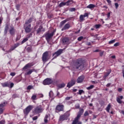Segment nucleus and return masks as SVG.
Here are the masks:
<instances>
[{
    "label": "nucleus",
    "instance_id": "1",
    "mask_svg": "<svg viewBox=\"0 0 124 124\" xmlns=\"http://www.w3.org/2000/svg\"><path fill=\"white\" fill-rule=\"evenodd\" d=\"M86 62L83 59L79 58L73 62L71 66V68L72 70H82L85 67Z\"/></svg>",
    "mask_w": 124,
    "mask_h": 124
},
{
    "label": "nucleus",
    "instance_id": "2",
    "mask_svg": "<svg viewBox=\"0 0 124 124\" xmlns=\"http://www.w3.org/2000/svg\"><path fill=\"white\" fill-rule=\"evenodd\" d=\"M56 29L54 30L51 33H49V32H46L44 35L43 36V37H45L48 44H50V40L53 38Z\"/></svg>",
    "mask_w": 124,
    "mask_h": 124
},
{
    "label": "nucleus",
    "instance_id": "3",
    "mask_svg": "<svg viewBox=\"0 0 124 124\" xmlns=\"http://www.w3.org/2000/svg\"><path fill=\"white\" fill-rule=\"evenodd\" d=\"M83 113H84V109L81 108V109H80V110L78 112V114L77 117L75 118V120L73 121V123L72 124H77V123H78V121L80 120V118H81V116L83 115Z\"/></svg>",
    "mask_w": 124,
    "mask_h": 124
},
{
    "label": "nucleus",
    "instance_id": "4",
    "mask_svg": "<svg viewBox=\"0 0 124 124\" xmlns=\"http://www.w3.org/2000/svg\"><path fill=\"white\" fill-rule=\"evenodd\" d=\"M42 112H43V108H42V106L41 105L36 107L33 111V113L35 115L40 114V113H42Z\"/></svg>",
    "mask_w": 124,
    "mask_h": 124
},
{
    "label": "nucleus",
    "instance_id": "5",
    "mask_svg": "<svg viewBox=\"0 0 124 124\" xmlns=\"http://www.w3.org/2000/svg\"><path fill=\"white\" fill-rule=\"evenodd\" d=\"M50 59V57H49V52L46 51L42 55V60L43 61V62L45 63L46 62H48Z\"/></svg>",
    "mask_w": 124,
    "mask_h": 124
},
{
    "label": "nucleus",
    "instance_id": "6",
    "mask_svg": "<svg viewBox=\"0 0 124 124\" xmlns=\"http://www.w3.org/2000/svg\"><path fill=\"white\" fill-rule=\"evenodd\" d=\"M1 85L3 87V88H5L7 87L8 88L12 89V88L14 87V83L13 82H10L7 81V82L1 83Z\"/></svg>",
    "mask_w": 124,
    "mask_h": 124
},
{
    "label": "nucleus",
    "instance_id": "7",
    "mask_svg": "<svg viewBox=\"0 0 124 124\" xmlns=\"http://www.w3.org/2000/svg\"><path fill=\"white\" fill-rule=\"evenodd\" d=\"M63 52V49H60L55 52H54L52 56L54 57L52 60H55V59H57L59 56L62 54V53Z\"/></svg>",
    "mask_w": 124,
    "mask_h": 124
},
{
    "label": "nucleus",
    "instance_id": "8",
    "mask_svg": "<svg viewBox=\"0 0 124 124\" xmlns=\"http://www.w3.org/2000/svg\"><path fill=\"white\" fill-rule=\"evenodd\" d=\"M33 108V106L31 105L28 106L24 110L23 113L24 114H25L26 116L27 115H29V113L32 110Z\"/></svg>",
    "mask_w": 124,
    "mask_h": 124
},
{
    "label": "nucleus",
    "instance_id": "9",
    "mask_svg": "<svg viewBox=\"0 0 124 124\" xmlns=\"http://www.w3.org/2000/svg\"><path fill=\"white\" fill-rule=\"evenodd\" d=\"M64 109V105L62 104H59L56 107V110H57V111H59V112L63 111Z\"/></svg>",
    "mask_w": 124,
    "mask_h": 124
},
{
    "label": "nucleus",
    "instance_id": "10",
    "mask_svg": "<svg viewBox=\"0 0 124 124\" xmlns=\"http://www.w3.org/2000/svg\"><path fill=\"white\" fill-rule=\"evenodd\" d=\"M24 30L27 33H29L31 31V24H29L28 25H24Z\"/></svg>",
    "mask_w": 124,
    "mask_h": 124
},
{
    "label": "nucleus",
    "instance_id": "11",
    "mask_svg": "<svg viewBox=\"0 0 124 124\" xmlns=\"http://www.w3.org/2000/svg\"><path fill=\"white\" fill-rule=\"evenodd\" d=\"M53 83V80L51 78H47L43 81L44 85H51Z\"/></svg>",
    "mask_w": 124,
    "mask_h": 124
},
{
    "label": "nucleus",
    "instance_id": "12",
    "mask_svg": "<svg viewBox=\"0 0 124 124\" xmlns=\"http://www.w3.org/2000/svg\"><path fill=\"white\" fill-rule=\"evenodd\" d=\"M85 17H89V14L86 13L84 15H81L79 16V21L83 22V21H85Z\"/></svg>",
    "mask_w": 124,
    "mask_h": 124
},
{
    "label": "nucleus",
    "instance_id": "13",
    "mask_svg": "<svg viewBox=\"0 0 124 124\" xmlns=\"http://www.w3.org/2000/svg\"><path fill=\"white\" fill-rule=\"evenodd\" d=\"M75 83H76V81L74 79H72L71 81H70L68 83V84L67 85V88H69V89H70V88H71V87H72L73 86H74V85H75Z\"/></svg>",
    "mask_w": 124,
    "mask_h": 124
},
{
    "label": "nucleus",
    "instance_id": "14",
    "mask_svg": "<svg viewBox=\"0 0 124 124\" xmlns=\"http://www.w3.org/2000/svg\"><path fill=\"white\" fill-rule=\"evenodd\" d=\"M34 65V63L33 62H30L27 63L23 68V70H25V69H28V68H30V67H31V66H33Z\"/></svg>",
    "mask_w": 124,
    "mask_h": 124
},
{
    "label": "nucleus",
    "instance_id": "15",
    "mask_svg": "<svg viewBox=\"0 0 124 124\" xmlns=\"http://www.w3.org/2000/svg\"><path fill=\"white\" fill-rule=\"evenodd\" d=\"M71 1V0H69L67 2H62L59 4V7H62V6H64V5H69L70 3H69Z\"/></svg>",
    "mask_w": 124,
    "mask_h": 124
},
{
    "label": "nucleus",
    "instance_id": "16",
    "mask_svg": "<svg viewBox=\"0 0 124 124\" xmlns=\"http://www.w3.org/2000/svg\"><path fill=\"white\" fill-rule=\"evenodd\" d=\"M84 79H85V77L83 75L80 76L78 78L77 82L78 83H82L84 81Z\"/></svg>",
    "mask_w": 124,
    "mask_h": 124
},
{
    "label": "nucleus",
    "instance_id": "17",
    "mask_svg": "<svg viewBox=\"0 0 124 124\" xmlns=\"http://www.w3.org/2000/svg\"><path fill=\"white\" fill-rule=\"evenodd\" d=\"M9 32L11 34V35H13L14 36L15 35V32H16V30L14 29V27L12 26L11 28V29L9 30Z\"/></svg>",
    "mask_w": 124,
    "mask_h": 124
},
{
    "label": "nucleus",
    "instance_id": "18",
    "mask_svg": "<svg viewBox=\"0 0 124 124\" xmlns=\"http://www.w3.org/2000/svg\"><path fill=\"white\" fill-rule=\"evenodd\" d=\"M36 34H39L41 31H45V29H43V26H40L39 28L36 30Z\"/></svg>",
    "mask_w": 124,
    "mask_h": 124
},
{
    "label": "nucleus",
    "instance_id": "19",
    "mask_svg": "<svg viewBox=\"0 0 124 124\" xmlns=\"http://www.w3.org/2000/svg\"><path fill=\"white\" fill-rule=\"evenodd\" d=\"M123 98H124V96L123 95L117 97L116 98L117 102H118V103H119V104H122V103H123V101H122V99H123Z\"/></svg>",
    "mask_w": 124,
    "mask_h": 124
},
{
    "label": "nucleus",
    "instance_id": "20",
    "mask_svg": "<svg viewBox=\"0 0 124 124\" xmlns=\"http://www.w3.org/2000/svg\"><path fill=\"white\" fill-rule=\"evenodd\" d=\"M32 18H30L29 19L25 21V23L24 24V25L25 26H29V25H31V22H32Z\"/></svg>",
    "mask_w": 124,
    "mask_h": 124
},
{
    "label": "nucleus",
    "instance_id": "21",
    "mask_svg": "<svg viewBox=\"0 0 124 124\" xmlns=\"http://www.w3.org/2000/svg\"><path fill=\"white\" fill-rule=\"evenodd\" d=\"M36 71L35 69H29L26 73L25 75H31L32 73V72H34Z\"/></svg>",
    "mask_w": 124,
    "mask_h": 124
},
{
    "label": "nucleus",
    "instance_id": "22",
    "mask_svg": "<svg viewBox=\"0 0 124 124\" xmlns=\"http://www.w3.org/2000/svg\"><path fill=\"white\" fill-rule=\"evenodd\" d=\"M62 42L63 44H68L69 43V39H68V38H64L62 40Z\"/></svg>",
    "mask_w": 124,
    "mask_h": 124
},
{
    "label": "nucleus",
    "instance_id": "23",
    "mask_svg": "<svg viewBox=\"0 0 124 124\" xmlns=\"http://www.w3.org/2000/svg\"><path fill=\"white\" fill-rule=\"evenodd\" d=\"M70 28V24L67 23L66 24L63 28L62 29V31H65V30H68Z\"/></svg>",
    "mask_w": 124,
    "mask_h": 124
},
{
    "label": "nucleus",
    "instance_id": "24",
    "mask_svg": "<svg viewBox=\"0 0 124 124\" xmlns=\"http://www.w3.org/2000/svg\"><path fill=\"white\" fill-rule=\"evenodd\" d=\"M95 7V5L93 4H90L89 5H88L86 8H89V9H91V10Z\"/></svg>",
    "mask_w": 124,
    "mask_h": 124
},
{
    "label": "nucleus",
    "instance_id": "25",
    "mask_svg": "<svg viewBox=\"0 0 124 124\" xmlns=\"http://www.w3.org/2000/svg\"><path fill=\"white\" fill-rule=\"evenodd\" d=\"M66 119L67 118L65 117V115H63L60 116L59 120L60 121H64V120H66Z\"/></svg>",
    "mask_w": 124,
    "mask_h": 124
},
{
    "label": "nucleus",
    "instance_id": "26",
    "mask_svg": "<svg viewBox=\"0 0 124 124\" xmlns=\"http://www.w3.org/2000/svg\"><path fill=\"white\" fill-rule=\"evenodd\" d=\"M110 108H111V105H110V104H109L106 108V111H108V113H109V112H110Z\"/></svg>",
    "mask_w": 124,
    "mask_h": 124
},
{
    "label": "nucleus",
    "instance_id": "27",
    "mask_svg": "<svg viewBox=\"0 0 124 124\" xmlns=\"http://www.w3.org/2000/svg\"><path fill=\"white\" fill-rule=\"evenodd\" d=\"M64 87H65V84H64V83H61L58 85V87L60 88H64Z\"/></svg>",
    "mask_w": 124,
    "mask_h": 124
},
{
    "label": "nucleus",
    "instance_id": "28",
    "mask_svg": "<svg viewBox=\"0 0 124 124\" xmlns=\"http://www.w3.org/2000/svg\"><path fill=\"white\" fill-rule=\"evenodd\" d=\"M8 25H6L5 27V29H4V33L5 34H6V33H7V31H8Z\"/></svg>",
    "mask_w": 124,
    "mask_h": 124
},
{
    "label": "nucleus",
    "instance_id": "29",
    "mask_svg": "<svg viewBox=\"0 0 124 124\" xmlns=\"http://www.w3.org/2000/svg\"><path fill=\"white\" fill-rule=\"evenodd\" d=\"M7 104V102H4L3 103H1L0 104V108H2L3 109V108L4 107V106H5V105Z\"/></svg>",
    "mask_w": 124,
    "mask_h": 124
},
{
    "label": "nucleus",
    "instance_id": "30",
    "mask_svg": "<svg viewBox=\"0 0 124 124\" xmlns=\"http://www.w3.org/2000/svg\"><path fill=\"white\" fill-rule=\"evenodd\" d=\"M15 49H16V48L14 46H12L10 50L7 51V53H11V52H12V51H13L14 50H15Z\"/></svg>",
    "mask_w": 124,
    "mask_h": 124
},
{
    "label": "nucleus",
    "instance_id": "31",
    "mask_svg": "<svg viewBox=\"0 0 124 124\" xmlns=\"http://www.w3.org/2000/svg\"><path fill=\"white\" fill-rule=\"evenodd\" d=\"M64 115L65 117L67 119L69 116H70V113L69 111H67L66 113H64Z\"/></svg>",
    "mask_w": 124,
    "mask_h": 124
},
{
    "label": "nucleus",
    "instance_id": "32",
    "mask_svg": "<svg viewBox=\"0 0 124 124\" xmlns=\"http://www.w3.org/2000/svg\"><path fill=\"white\" fill-rule=\"evenodd\" d=\"M31 98L32 100H36V99H37V96L36 94L32 95Z\"/></svg>",
    "mask_w": 124,
    "mask_h": 124
},
{
    "label": "nucleus",
    "instance_id": "33",
    "mask_svg": "<svg viewBox=\"0 0 124 124\" xmlns=\"http://www.w3.org/2000/svg\"><path fill=\"white\" fill-rule=\"evenodd\" d=\"M48 115H46L45 118H44V122L45 123V124H47V123H48Z\"/></svg>",
    "mask_w": 124,
    "mask_h": 124
},
{
    "label": "nucleus",
    "instance_id": "34",
    "mask_svg": "<svg viewBox=\"0 0 124 124\" xmlns=\"http://www.w3.org/2000/svg\"><path fill=\"white\" fill-rule=\"evenodd\" d=\"M28 40H29V39H28L27 37L23 39V40L21 42V44H24V43H25V42H27Z\"/></svg>",
    "mask_w": 124,
    "mask_h": 124
},
{
    "label": "nucleus",
    "instance_id": "35",
    "mask_svg": "<svg viewBox=\"0 0 124 124\" xmlns=\"http://www.w3.org/2000/svg\"><path fill=\"white\" fill-rule=\"evenodd\" d=\"M94 88V85H90L89 87H87V90H93V88Z\"/></svg>",
    "mask_w": 124,
    "mask_h": 124
},
{
    "label": "nucleus",
    "instance_id": "36",
    "mask_svg": "<svg viewBox=\"0 0 124 124\" xmlns=\"http://www.w3.org/2000/svg\"><path fill=\"white\" fill-rule=\"evenodd\" d=\"M115 42H116V40L114 39V40L109 41L108 42V44H113V43H115Z\"/></svg>",
    "mask_w": 124,
    "mask_h": 124
},
{
    "label": "nucleus",
    "instance_id": "37",
    "mask_svg": "<svg viewBox=\"0 0 124 124\" xmlns=\"http://www.w3.org/2000/svg\"><path fill=\"white\" fill-rule=\"evenodd\" d=\"M66 22H67L66 20H64L62 21L60 23L61 26H63V25H64L65 23H66Z\"/></svg>",
    "mask_w": 124,
    "mask_h": 124
},
{
    "label": "nucleus",
    "instance_id": "38",
    "mask_svg": "<svg viewBox=\"0 0 124 124\" xmlns=\"http://www.w3.org/2000/svg\"><path fill=\"white\" fill-rule=\"evenodd\" d=\"M49 95L50 97H53V96H54V93H53L52 91H50L49 93Z\"/></svg>",
    "mask_w": 124,
    "mask_h": 124
},
{
    "label": "nucleus",
    "instance_id": "39",
    "mask_svg": "<svg viewBox=\"0 0 124 124\" xmlns=\"http://www.w3.org/2000/svg\"><path fill=\"white\" fill-rule=\"evenodd\" d=\"M95 29H99L101 27V24H96L94 25Z\"/></svg>",
    "mask_w": 124,
    "mask_h": 124
},
{
    "label": "nucleus",
    "instance_id": "40",
    "mask_svg": "<svg viewBox=\"0 0 124 124\" xmlns=\"http://www.w3.org/2000/svg\"><path fill=\"white\" fill-rule=\"evenodd\" d=\"M112 72V70L111 69H108L107 70V73L110 75V74Z\"/></svg>",
    "mask_w": 124,
    "mask_h": 124
},
{
    "label": "nucleus",
    "instance_id": "41",
    "mask_svg": "<svg viewBox=\"0 0 124 124\" xmlns=\"http://www.w3.org/2000/svg\"><path fill=\"white\" fill-rule=\"evenodd\" d=\"M31 49H32V47H31V46H28L27 47V50L28 52H31Z\"/></svg>",
    "mask_w": 124,
    "mask_h": 124
},
{
    "label": "nucleus",
    "instance_id": "42",
    "mask_svg": "<svg viewBox=\"0 0 124 124\" xmlns=\"http://www.w3.org/2000/svg\"><path fill=\"white\" fill-rule=\"evenodd\" d=\"M33 87L31 85H29L27 87V90H31Z\"/></svg>",
    "mask_w": 124,
    "mask_h": 124
},
{
    "label": "nucleus",
    "instance_id": "43",
    "mask_svg": "<svg viewBox=\"0 0 124 124\" xmlns=\"http://www.w3.org/2000/svg\"><path fill=\"white\" fill-rule=\"evenodd\" d=\"M11 76H12V77H14L15 75H16V73L15 72H11L10 74Z\"/></svg>",
    "mask_w": 124,
    "mask_h": 124
},
{
    "label": "nucleus",
    "instance_id": "44",
    "mask_svg": "<svg viewBox=\"0 0 124 124\" xmlns=\"http://www.w3.org/2000/svg\"><path fill=\"white\" fill-rule=\"evenodd\" d=\"M84 117H87V116H89V112H88V111H86L84 114Z\"/></svg>",
    "mask_w": 124,
    "mask_h": 124
},
{
    "label": "nucleus",
    "instance_id": "45",
    "mask_svg": "<svg viewBox=\"0 0 124 124\" xmlns=\"http://www.w3.org/2000/svg\"><path fill=\"white\" fill-rule=\"evenodd\" d=\"M0 124H5V120H2L0 121Z\"/></svg>",
    "mask_w": 124,
    "mask_h": 124
},
{
    "label": "nucleus",
    "instance_id": "46",
    "mask_svg": "<svg viewBox=\"0 0 124 124\" xmlns=\"http://www.w3.org/2000/svg\"><path fill=\"white\" fill-rule=\"evenodd\" d=\"M57 96H58V97L59 98H61V97H62V95H60V92H59L58 91H57Z\"/></svg>",
    "mask_w": 124,
    "mask_h": 124
},
{
    "label": "nucleus",
    "instance_id": "47",
    "mask_svg": "<svg viewBox=\"0 0 124 124\" xmlns=\"http://www.w3.org/2000/svg\"><path fill=\"white\" fill-rule=\"evenodd\" d=\"M19 46H20V44L16 43V44H15L14 46L15 48H17V47H18Z\"/></svg>",
    "mask_w": 124,
    "mask_h": 124
},
{
    "label": "nucleus",
    "instance_id": "48",
    "mask_svg": "<svg viewBox=\"0 0 124 124\" xmlns=\"http://www.w3.org/2000/svg\"><path fill=\"white\" fill-rule=\"evenodd\" d=\"M84 93V91L83 90H79L78 91V94H82Z\"/></svg>",
    "mask_w": 124,
    "mask_h": 124
},
{
    "label": "nucleus",
    "instance_id": "49",
    "mask_svg": "<svg viewBox=\"0 0 124 124\" xmlns=\"http://www.w3.org/2000/svg\"><path fill=\"white\" fill-rule=\"evenodd\" d=\"M119 45H120V43H119V42H117L114 44V47H118V46H119Z\"/></svg>",
    "mask_w": 124,
    "mask_h": 124
},
{
    "label": "nucleus",
    "instance_id": "50",
    "mask_svg": "<svg viewBox=\"0 0 124 124\" xmlns=\"http://www.w3.org/2000/svg\"><path fill=\"white\" fill-rule=\"evenodd\" d=\"M75 10H76L75 8H71L70 9V11H71V12H73V11H75Z\"/></svg>",
    "mask_w": 124,
    "mask_h": 124
},
{
    "label": "nucleus",
    "instance_id": "51",
    "mask_svg": "<svg viewBox=\"0 0 124 124\" xmlns=\"http://www.w3.org/2000/svg\"><path fill=\"white\" fill-rule=\"evenodd\" d=\"M83 38H84V37H83V36H80L78 38V41H81V40H82L83 39Z\"/></svg>",
    "mask_w": 124,
    "mask_h": 124
},
{
    "label": "nucleus",
    "instance_id": "52",
    "mask_svg": "<svg viewBox=\"0 0 124 124\" xmlns=\"http://www.w3.org/2000/svg\"><path fill=\"white\" fill-rule=\"evenodd\" d=\"M38 119V116H36L32 118L33 121H36V120Z\"/></svg>",
    "mask_w": 124,
    "mask_h": 124
},
{
    "label": "nucleus",
    "instance_id": "53",
    "mask_svg": "<svg viewBox=\"0 0 124 124\" xmlns=\"http://www.w3.org/2000/svg\"><path fill=\"white\" fill-rule=\"evenodd\" d=\"M71 98H72V96H71V97H66L65 98V100H70V99Z\"/></svg>",
    "mask_w": 124,
    "mask_h": 124
},
{
    "label": "nucleus",
    "instance_id": "54",
    "mask_svg": "<svg viewBox=\"0 0 124 124\" xmlns=\"http://www.w3.org/2000/svg\"><path fill=\"white\" fill-rule=\"evenodd\" d=\"M103 54H104V51H100L99 52V55H100V57H102V56H103Z\"/></svg>",
    "mask_w": 124,
    "mask_h": 124
},
{
    "label": "nucleus",
    "instance_id": "55",
    "mask_svg": "<svg viewBox=\"0 0 124 124\" xmlns=\"http://www.w3.org/2000/svg\"><path fill=\"white\" fill-rule=\"evenodd\" d=\"M3 110H4V108H0V114H2V113H3Z\"/></svg>",
    "mask_w": 124,
    "mask_h": 124
},
{
    "label": "nucleus",
    "instance_id": "56",
    "mask_svg": "<svg viewBox=\"0 0 124 124\" xmlns=\"http://www.w3.org/2000/svg\"><path fill=\"white\" fill-rule=\"evenodd\" d=\"M31 36H32V33H30L28 35H27V38L28 39H29V38H30V37H31Z\"/></svg>",
    "mask_w": 124,
    "mask_h": 124
},
{
    "label": "nucleus",
    "instance_id": "57",
    "mask_svg": "<svg viewBox=\"0 0 124 124\" xmlns=\"http://www.w3.org/2000/svg\"><path fill=\"white\" fill-rule=\"evenodd\" d=\"M20 5L19 4H17L16 6V7L17 9V10H19V9H20Z\"/></svg>",
    "mask_w": 124,
    "mask_h": 124
},
{
    "label": "nucleus",
    "instance_id": "58",
    "mask_svg": "<svg viewBox=\"0 0 124 124\" xmlns=\"http://www.w3.org/2000/svg\"><path fill=\"white\" fill-rule=\"evenodd\" d=\"M75 107H76V109H79V108H80V105L77 104L75 105Z\"/></svg>",
    "mask_w": 124,
    "mask_h": 124
},
{
    "label": "nucleus",
    "instance_id": "59",
    "mask_svg": "<svg viewBox=\"0 0 124 124\" xmlns=\"http://www.w3.org/2000/svg\"><path fill=\"white\" fill-rule=\"evenodd\" d=\"M2 20H3V18L1 16L0 17V25H1V23H2Z\"/></svg>",
    "mask_w": 124,
    "mask_h": 124
},
{
    "label": "nucleus",
    "instance_id": "60",
    "mask_svg": "<svg viewBox=\"0 0 124 124\" xmlns=\"http://www.w3.org/2000/svg\"><path fill=\"white\" fill-rule=\"evenodd\" d=\"M109 75H108V73H106L105 75H104V78H107V77H108V76H109Z\"/></svg>",
    "mask_w": 124,
    "mask_h": 124
},
{
    "label": "nucleus",
    "instance_id": "61",
    "mask_svg": "<svg viewBox=\"0 0 124 124\" xmlns=\"http://www.w3.org/2000/svg\"><path fill=\"white\" fill-rule=\"evenodd\" d=\"M115 5L116 9H118V7H119V4H118V3H115Z\"/></svg>",
    "mask_w": 124,
    "mask_h": 124
},
{
    "label": "nucleus",
    "instance_id": "62",
    "mask_svg": "<svg viewBox=\"0 0 124 124\" xmlns=\"http://www.w3.org/2000/svg\"><path fill=\"white\" fill-rule=\"evenodd\" d=\"M18 40H20V37L19 36H17L16 41H18Z\"/></svg>",
    "mask_w": 124,
    "mask_h": 124
},
{
    "label": "nucleus",
    "instance_id": "63",
    "mask_svg": "<svg viewBox=\"0 0 124 124\" xmlns=\"http://www.w3.org/2000/svg\"><path fill=\"white\" fill-rule=\"evenodd\" d=\"M108 3H109V4H111L112 1H111V0H106Z\"/></svg>",
    "mask_w": 124,
    "mask_h": 124
},
{
    "label": "nucleus",
    "instance_id": "64",
    "mask_svg": "<svg viewBox=\"0 0 124 124\" xmlns=\"http://www.w3.org/2000/svg\"><path fill=\"white\" fill-rule=\"evenodd\" d=\"M39 95V97H43L44 95H43V94H38Z\"/></svg>",
    "mask_w": 124,
    "mask_h": 124
}]
</instances>
